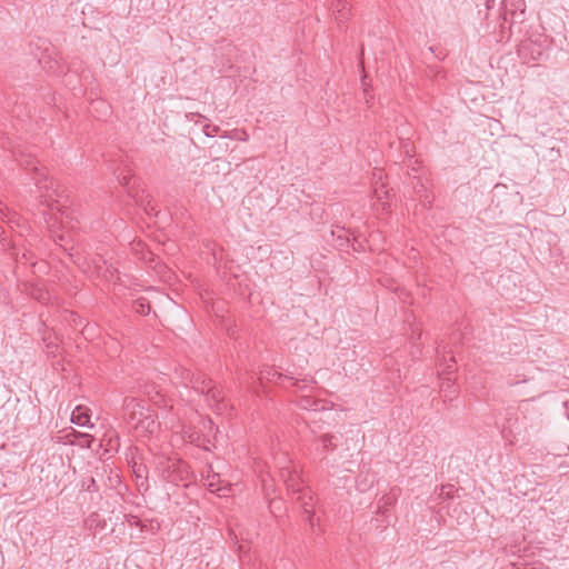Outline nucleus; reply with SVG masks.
<instances>
[{
    "label": "nucleus",
    "mask_w": 569,
    "mask_h": 569,
    "mask_svg": "<svg viewBox=\"0 0 569 569\" xmlns=\"http://www.w3.org/2000/svg\"><path fill=\"white\" fill-rule=\"evenodd\" d=\"M12 153L20 166L33 173L32 179L36 181L41 203L47 207L42 213L51 238L63 247L69 238V233L63 230V212L61 211V208L64 207L61 201L64 190L57 180L48 177L44 167H38V161L31 154H24L22 150L12 151Z\"/></svg>",
    "instance_id": "f257e3e1"
},
{
    "label": "nucleus",
    "mask_w": 569,
    "mask_h": 569,
    "mask_svg": "<svg viewBox=\"0 0 569 569\" xmlns=\"http://www.w3.org/2000/svg\"><path fill=\"white\" fill-rule=\"evenodd\" d=\"M123 416L127 422L141 435H152L159 428L157 416L143 400L124 398Z\"/></svg>",
    "instance_id": "f03ea898"
},
{
    "label": "nucleus",
    "mask_w": 569,
    "mask_h": 569,
    "mask_svg": "<svg viewBox=\"0 0 569 569\" xmlns=\"http://www.w3.org/2000/svg\"><path fill=\"white\" fill-rule=\"evenodd\" d=\"M279 473L281 479L286 482L288 489H290L293 493H300L298 500L301 502V507L303 508L305 513L307 515V519L310 522V526L313 528V516H312V496L309 490H302L299 482V476L296 471L291 470L290 461H287V457L282 456L279 458Z\"/></svg>",
    "instance_id": "7ed1b4c3"
},
{
    "label": "nucleus",
    "mask_w": 569,
    "mask_h": 569,
    "mask_svg": "<svg viewBox=\"0 0 569 569\" xmlns=\"http://www.w3.org/2000/svg\"><path fill=\"white\" fill-rule=\"evenodd\" d=\"M445 361V368L440 372L441 383H440V393L445 401H451L457 397L458 389L455 385L451 375L455 372V359L450 357V359Z\"/></svg>",
    "instance_id": "20e7f679"
},
{
    "label": "nucleus",
    "mask_w": 569,
    "mask_h": 569,
    "mask_svg": "<svg viewBox=\"0 0 569 569\" xmlns=\"http://www.w3.org/2000/svg\"><path fill=\"white\" fill-rule=\"evenodd\" d=\"M187 475V465L181 460L168 459L162 468V478L174 485L182 481Z\"/></svg>",
    "instance_id": "39448f33"
},
{
    "label": "nucleus",
    "mask_w": 569,
    "mask_h": 569,
    "mask_svg": "<svg viewBox=\"0 0 569 569\" xmlns=\"http://www.w3.org/2000/svg\"><path fill=\"white\" fill-rule=\"evenodd\" d=\"M282 379L290 380L292 386H299L300 381H302V382H313L312 379L305 378L302 380H299V379L293 378V377L284 376V375H282L281 372L277 371L276 369H273L271 367H264L259 372V380L261 382H263V381H274V382H277L278 380H282Z\"/></svg>",
    "instance_id": "423d86ee"
},
{
    "label": "nucleus",
    "mask_w": 569,
    "mask_h": 569,
    "mask_svg": "<svg viewBox=\"0 0 569 569\" xmlns=\"http://www.w3.org/2000/svg\"><path fill=\"white\" fill-rule=\"evenodd\" d=\"M186 379H188V383L191 386L192 389L201 392L202 395H206L208 389L213 386L212 380L207 378L202 373H188V377Z\"/></svg>",
    "instance_id": "0eeeda50"
},
{
    "label": "nucleus",
    "mask_w": 569,
    "mask_h": 569,
    "mask_svg": "<svg viewBox=\"0 0 569 569\" xmlns=\"http://www.w3.org/2000/svg\"><path fill=\"white\" fill-rule=\"evenodd\" d=\"M332 10L338 24L343 23L350 17V4L348 0H333Z\"/></svg>",
    "instance_id": "6e6552de"
},
{
    "label": "nucleus",
    "mask_w": 569,
    "mask_h": 569,
    "mask_svg": "<svg viewBox=\"0 0 569 569\" xmlns=\"http://www.w3.org/2000/svg\"><path fill=\"white\" fill-rule=\"evenodd\" d=\"M206 399L211 406L216 408L217 411H221L227 408L222 390L214 385L208 389Z\"/></svg>",
    "instance_id": "1a4fd4ad"
},
{
    "label": "nucleus",
    "mask_w": 569,
    "mask_h": 569,
    "mask_svg": "<svg viewBox=\"0 0 569 569\" xmlns=\"http://www.w3.org/2000/svg\"><path fill=\"white\" fill-rule=\"evenodd\" d=\"M71 421L81 427L88 426L90 421L88 409L82 406H77L72 411Z\"/></svg>",
    "instance_id": "9d476101"
},
{
    "label": "nucleus",
    "mask_w": 569,
    "mask_h": 569,
    "mask_svg": "<svg viewBox=\"0 0 569 569\" xmlns=\"http://www.w3.org/2000/svg\"><path fill=\"white\" fill-rule=\"evenodd\" d=\"M118 181L123 187H128V193L130 197L136 199V201H140L138 199V193L133 190L132 187H129L130 180L132 179L131 170L123 168L118 174H117Z\"/></svg>",
    "instance_id": "9b49d317"
},
{
    "label": "nucleus",
    "mask_w": 569,
    "mask_h": 569,
    "mask_svg": "<svg viewBox=\"0 0 569 569\" xmlns=\"http://www.w3.org/2000/svg\"><path fill=\"white\" fill-rule=\"evenodd\" d=\"M181 439L189 443L200 445L201 436L192 427L181 426Z\"/></svg>",
    "instance_id": "f8f14e48"
},
{
    "label": "nucleus",
    "mask_w": 569,
    "mask_h": 569,
    "mask_svg": "<svg viewBox=\"0 0 569 569\" xmlns=\"http://www.w3.org/2000/svg\"><path fill=\"white\" fill-rule=\"evenodd\" d=\"M43 342L47 349L48 355H56V351L59 349V340L56 336L49 333L43 337Z\"/></svg>",
    "instance_id": "ddd939ff"
},
{
    "label": "nucleus",
    "mask_w": 569,
    "mask_h": 569,
    "mask_svg": "<svg viewBox=\"0 0 569 569\" xmlns=\"http://www.w3.org/2000/svg\"><path fill=\"white\" fill-rule=\"evenodd\" d=\"M207 481H208L207 486L210 489V491L217 492L219 496H226L227 495L226 493L228 491L227 488L218 487V482H219V476L218 475L208 476Z\"/></svg>",
    "instance_id": "4468645a"
},
{
    "label": "nucleus",
    "mask_w": 569,
    "mask_h": 569,
    "mask_svg": "<svg viewBox=\"0 0 569 569\" xmlns=\"http://www.w3.org/2000/svg\"><path fill=\"white\" fill-rule=\"evenodd\" d=\"M133 309L137 313L146 316L150 312L151 307L147 299L139 298L134 301Z\"/></svg>",
    "instance_id": "2eb2a0df"
},
{
    "label": "nucleus",
    "mask_w": 569,
    "mask_h": 569,
    "mask_svg": "<svg viewBox=\"0 0 569 569\" xmlns=\"http://www.w3.org/2000/svg\"><path fill=\"white\" fill-rule=\"evenodd\" d=\"M388 194L389 191L385 189L383 183H381L380 187L376 186L373 189V197L377 199L378 202H380L382 210H386L387 202H385L383 199L387 198Z\"/></svg>",
    "instance_id": "dca6fc26"
},
{
    "label": "nucleus",
    "mask_w": 569,
    "mask_h": 569,
    "mask_svg": "<svg viewBox=\"0 0 569 569\" xmlns=\"http://www.w3.org/2000/svg\"><path fill=\"white\" fill-rule=\"evenodd\" d=\"M396 493L391 492L390 495L383 496L379 501V512L385 515L387 511V507L392 506L396 502Z\"/></svg>",
    "instance_id": "f3484780"
},
{
    "label": "nucleus",
    "mask_w": 569,
    "mask_h": 569,
    "mask_svg": "<svg viewBox=\"0 0 569 569\" xmlns=\"http://www.w3.org/2000/svg\"><path fill=\"white\" fill-rule=\"evenodd\" d=\"M298 406L301 409H306V410L317 411L319 409L318 402L316 400H313L312 398H310L309 396L301 397L298 401Z\"/></svg>",
    "instance_id": "a211bd4d"
},
{
    "label": "nucleus",
    "mask_w": 569,
    "mask_h": 569,
    "mask_svg": "<svg viewBox=\"0 0 569 569\" xmlns=\"http://www.w3.org/2000/svg\"><path fill=\"white\" fill-rule=\"evenodd\" d=\"M335 436L330 433H325L320 437L321 447L323 450H333L336 448V443H333Z\"/></svg>",
    "instance_id": "6ab92c4d"
},
{
    "label": "nucleus",
    "mask_w": 569,
    "mask_h": 569,
    "mask_svg": "<svg viewBox=\"0 0 569 569\" xmlns=\"http://www.w3.org/2000/svg\"><path fill=\"white\" fill-rule=\"evenodd\" d=\"M332 236H336V231H332ZM337 238L339 240V246H343L349 242V232L345 229H339L337 231Z\"/></svg>",
    "instance_id": "aec40b11"
},
{
    "label": "nucleus",
    "mask_w": 569,
    "mask_h": 569,
    "mask_svg": "<svg viewBox=\"0 0 569 569\" xmlns=\"http://www.w3.org/2000/svg\"><path fill=\"white\" fill-rule=\"evenodd\" d=\"M219 132V127L213 124H204L203 126V133L207 137H214Z\"/></svg>",
    "instance_id": "412c9836"
},
{
    "label": "nucleus",
    "mask_w": 569,
    "mask_h": 569,
    "mask_svg": "<svg viewBox=\"0 0 569 569\" xmlns=\"http://www.w3.org/2000/svg\"><path fill=\"white\" fill-rule=\"evenodd\" d=\"M84 485H86V489H87L89 492H96V491H98V489H99V487H98V485H97V482H96V480H94L93 478H90V479L88 480V482H87V483H84Z\"/></svg>",
    "instance_id": "4be33fe9"
},
{
    "label": "nucleus",
    "mask_w": 569,
    "mask_h": 569,
    "mask_svg": "<svg viewBox=\"0 0 569 569\" xmlns=\"http://www.w3.org/2000/svg\"><path fill=\"white\" fill-rule=\"evenodd\" d=\"M452 488H453L452 486H448V487H445V486H443V487L441 488V495L449 496V495H450V492L452 491Z\"/></svg>",
    "instance_id": "5701e85b"
},
{
    "label": "nucleus",
    "mask_w": 569,
    "mask_h": 569,
    "mask_svg": "<svg viewBox=\"0 0 569 569\" xmlns=\"http://www.w3.org/2000/svg\"><path fill=\"white\" fill-rule=\"evenodd\" d=\"M196 116H198L201 119H206L203 116L196 114V113H189V114H187V118H188V120L192 121Z\"/></svg>",
    "instance_id": "b1692460"
},
{
    "label": "nucleus",
    "mask_w": 569,
    "mask_h": 569,
    "mask_svg": "<svg viewBox=\"0 0 569 569\" xmlns=\"http://www.w3.org/2000/svg\"><path fill=\"white\" fill-rule=\"evenodd\" d=\"M6 210H7V208L0 204V218H1V219H2L3 217H6Z\"/></svg>",
    "instance_id": "393cba45"
},
{
    "label": "nucleus",
    "mask_w": 569,
    "mask_h": 569,
    "mask_svg": "<svg viewBox=\"0 0 569 569\" xmlns=\"http://www.w3.org/2000/svg\"><path fill=\"white\" fill-rule=\"evenodd\" d=\"M373 177L375 178L377 177L378 180H381L382 179V172L380 170H378V172L373 173Z\"/></svg>",
    "instance_id": "a878e982"
},
{
    "label": "nucleus",
    "mask_w": 569,
    "mask_h": 569,
    "mask_svg": "<svg viewBox=\"0 0 569 569\" xmlns=\"http://www.w3.org/2000/svg\"><path fill=\"white\" fill-rule=\"evenodd\" d=\"M37 299L40 300L41 302L46 301V297L42 293L40 296H38Z\"/></svg>",
    "instance_id": "bb28decb"
},
{
    "label": "nucleus",
    "mask_w": 569,
    "mask_h": 569,
    "mask_svg": "<svg viewBox=\"0 0 569 569\" xmlns=\"http://www.w3.org/2000/svg\"><path fill=\"white\" fill-rule=\"evenodd\" d=\"M526 49H527V44H522L520 52L523 53Z\"/></svg>",
    "instance_id": "cd10ccee"
}]
</instances>
